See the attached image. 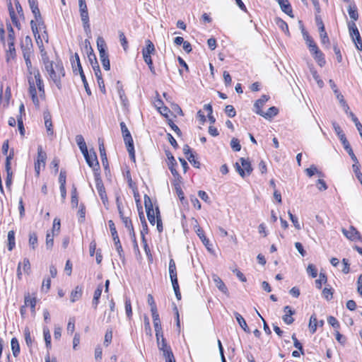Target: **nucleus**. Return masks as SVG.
<instances>
[{
  "mask_svg": "<svg viewBox=\"0 0 362 362\" xmlns=\"http://www.w3.org/2000/svg\"><path fill=\"white\" fill-rule=\"evenodd\" d=\"M156 340L158 349L163 352V356H169L170 352H173L170 346L167 344L163 334H162V337L156 338Z\"/></svg>",
  "mask_w": 362,
  "mask_h": 362,
  "instance_id": "nucleus-12",
  "label": "nucleus"
},
{
  "mask_svg": "<svg viewBox=\"0 0 362 362\" xmlns=\"http://www.w3.org/2000/svg\"><path fill=\"white\" fill-rule=\"evenodd\" d=\"M84 31L88 37H90L91 30L89 23V16L88 11H79Z\"/></svg>",
  "mask_w": 362,
  "mask_h": 362,
  "instance_id": "nucleus-14",
  "label": "nucleus"
},
{
  "mask_svg": "<svg viewBox=\"0 0 362 362\" xmlns=\"http://www.w3.org/2000/svg\"><path fill=\"white\" fill-rule=\"evenodd\" d=\"M24 304L26 307L30 306L33 313L35 312V308L36 305V298H31L29 293L25 294L24 296Z\"/></svg>",
  "mask_w": 362,
  "mask_h": 362,
  "instance_id": "nucleus-32",
  "label": "nucleus"
},
{
  "mask_svg": "<svg viewBox=\"0 0 362 362\" xmlns=\"http://www.w3.org/2000/svg\"><path fill=\"white\" fill-rule=\"evenodd\" d=\"M6 186L7 188L10 189L12 185V178H13V172L11 168L6 169Z\"/></svg>",
  "mask_w": 362,
  "mask_h": 362,
  "instance_id": "nucleus-58",
  "label": "nucleus"
},
{
  "mask_svg": "<svg viewBox=\"0 0 362 362\" xmlns=\"http://www.w3.org/2000/svg\"><path fill=\"white\" fill-rule=\"evenodd\" d=\"M57 235L55 233L52 234L48 231L46 235V247L47 249H51L54 245V237Z\"/></svg>",
  "mask_w": 362,
  "mask_h": 362,
  "instance_id": "nucleus-52",
  "label": "nucleus"
},
{
  "mask_svg": "<svg viewBox=\"0 0 362 362\" xmlns=\"http://www.w3.org/2000/svg\"><path fill=\"white\" fill-rule=\"evenodd\" d=\"M23 56L31 55L33 53V42L30 36H26L21 42V45Z\"/></svg>",
  "mask_w": 362,
  "mask_h": 362,
  "instance_id": "nucleus-13",
  "label": "nucleus"
},
{
  "mask_svg": "<svg viewBox=\"0 0 362 362\" xmlns=\"http://www.w3.org/2000/svg\"><path fill=\"white\" fill-rule=\"evenodd\" d=\"M240 161L241 165L238 162L235 164V170L239 173V175L242 177H244L246 175H250L253 169L249 160L244 158H240Z\"/></svg>",
  "mask_w": 362,
  "mask_h": 362,
  "instance_id": "nucleus-4",
  "label": "nucleus"
},
{
  "mask_svg": "<svg viewBox=\"0 0 362 362\" xmlns=\"http://www.w3.org/2000/svg\"><path fill=\"white\" fill-rule=\"evenodd\" d=\"M30 26H31L32 31L34 34V36L36 39L37 44L38 45L40 51L42 62L43 64L46 63V62L48 63V62H50V60L49 59L47 52L45 51V49L44 48V46L42 44V40L40 38V35L39 34V30H38V28L37 27V24L34 22L33 20H32L30 21Z\"/></svg>",
  "mask_w": 362,
  "mask_h": 362,
  "instance_id": "nucleus-2",
  "label": "nucleus"
},
{
  "mask_svg": "<svg viewBox=\"0 0 362 362\" xmlns=\"http://www.w3.org/2000/svg\"><path fill=\"white\" fill-rule=\"evenodd\" d=\"M96 42H97L98 49L99 52V55L100 56V55H104V54H107V52H106L107 46H106V43H105L104 39L102 37H98L97 38Z\"/></svg>",
  "mask_w": 362,
  "mask_h": 362,
  "instance_id": "nucleus-34",
  "label": "nucleus"
},
{
  "mask_svg": "<svg viewBox=\"0 0 362 362\" xmlns=\"http://www.w3.org/2000/svg\"><path fill=\"white\" fill-rule=\"evenodd\" d=\"M55 71L57 72V76L59 77V79L61 81V78L65 76V70L62 62L56 63Z\"/></svg>",
  "mask_w": 362,
  "mask_h": 362,
  "instance_id": "nucleus-41",
  "label": "nucleus"
},
{
  "mask_svg": "<svg viewBox=\"0 0 362 362\" xmlns=\"http://www.w3.org/2000/svg\"><path fill=\"white\" fill-rule=\"evenodd\" d=\"M124 304H125V312H126L127 317H128L129 320H130L132 317V308L131 300L129 298H127V297L125 298Z\"/></svg>",
  "mask_w": 362,
  "mask_h": 362,
  "instance_id": "nucleus-46",
  "label": "nucleus"
},
{
  "mask_svg": "<svg viewBox=\"0 0 362 362\" xmlns=\"http://www.w3.org/2000/svg\"><path fill=\"white\" fill-rule=\"evenodd\" d=\"M284 311L285 313V315L282 317L284 322L287 325L292 324L294 321V319L292 317V315H293L296 313V311L294 310H292V308L289 305L285 306L284 308Z\"/></svg>",
  "mask_w": 362,
  "mask_h": 362,
  "instance_id": "nucleus-20",
  "label": "nucleus"
},
{
  "mask_svg": "<svg viewBox=\"0 0 362 362\" xmlns=\"http://www.w3.org/2000/svg\"><path fill=\"white\" fill-rule=\"evenodd\" d=\"M269 99V97L267 95H262L260 98L256 100V102L254 104V111L257 115H262L263 113V111L262 108L264 105V104L268 101Z\"/></svg>",
  "mask_w": 362,
  "mask_h": 362,
  "instance_id": "nucleus-18",
  "label": "nucleus"
},
{
  "mask_svg": "<svg viewBox=\"0 0 362 362\" xmlns=\"http://www.w3.org/2000/svg\"><path fill=\"white\" fill-rule=\"evenodd\" d=\"M211 278L215 284V286L218 288V289L224 294H228V288L224 284V282L222 281V279L216 274H213Z\"/></svg>",
  "mask_w": 362,
  "mask_h": 362,
  "instance_id": "nucleus-19",
  "label": "nucleus"
},
{
  "mask_svg": "<svg viewBox=\"0 0 362 362\" xmlns=\"http://www.w3.org/2000/svg\"><path fill=\"white\" fill-rule=\"evenodd\" d=\"M332 126H333L335 133L337 134L339 140L341 141L344 149L348 153V154L350 156L351 160L353 161L357 162V158L355 156V154L352 150V148L351 147V146L349 144V142L346 139L345 134L344 133V132L342 131V129H341L339 125L337 122H332Z\"/></svg>",
  "mask_w": 362,
  "mask_h": 362,
  "instance_id": "nucleus-1",
  "label": "nucleus"
},
{
  "mask_svg": "<svg viewBox=\"0 0 362 362\" xmlns=\"http://www.w3.org/2000/svg\"><path fill=\"white\" fill-rule=\"evenodd\" d=\"M278 112L279 110L276 107H271L267 110L266 112H263V113L260 115L268 119L276 116L278 114Z\"/></svg>",
  "mask_w": 362,
  "mask_h": 362,
  "instance_id": "nucleus-37",
  "label": "nucleus"
},
{
  "mask_svg": "<svg viewBox=\"0 0 362 362\" xmlns=\"http://www.w3.org/2000/svg\"><path fill=\"white\" fill-rule=\"evenodd\" d=\"M47 159V153L42 150V147L39 146L37 147V156L35 163L42 164L43 168L45 166V162Z\"/></svg>",
  "mask_w": 362,
  "mask_h": 362,
  "instance_id": "nucleus-29",
  "label": "nucleus"
},
{
  "mask_svg": "<svg viewBox=\"0 0 362 362\" xmlns=\"http://www.w3.org/2000/svg\"><path fill=\"white\" fill-rule=\"evenodd\" d=\"M6 26H7V30H8V42H15V33H14V30L13 28V27L11 26V25L9 23V24H6Z\"/></svg>",
  "mask_w": 362,
  "mask_h": 362,
  "instance_id": "nucleus-57",
  "label": "nucleus"
},
{
  "mask_svg": "<svg viewBox=\"0 0 362 362\" xmlns=\"http://www.w3.org/2000/svg\"><path fill=\"white\" fill-rule=\"evenodd\" d=\"M230 146L234 151H240L241 149V146L240 144V141L236 138H233L231 139Z\"/></svg>",
  "mask_w": 362,
  "mask_h": 362,
  "instance_id": "nucleus-64",
  "label": "nucleus"
},
{
  "mask_svg": "<svg viewBox=\"0 0 362 362\" xmlns=\"http://www.w3.org/2000/svg\"><path fill=\"white\" fill-rule=\"evenodd\" d=\"M168 270L171 283L178 282L176 264L174 259L172 258L169 261Z\"/></svg>",
  "mask_w": 362,
  "mask_h": 362,
  "instance_id": "nucleus-21",
  "label": "nucleus"
},
{
  "mask_svg": "<svg viewBox=\"0 0 362 362\" xmlns=\"http://www.w3.org/2000/svg\"><path fill=\"white\" fill-rule=\"evenodd\" d=\"M8 49L6 50V61L8 62L10 59H13L16 56V49H15V42H8Z\"/></svg>",
  "mask_w": 362,
  "mask_h": 362,
  "instance_id": "nucleus-33",
  "label": "nucleus"
},
{
  "mask_svg": "<svg viewBox=\"0 0 362 362\" xmlns=\"http://www.w3.org/2000/svg\"><path fill=\"white\" fill-rule=\"evenodd\" d=\"M103 291V285L100 284L98 286L97 288L95 289L93 295V298L92 300V306L93 308L96 310L99 303V299L101 296V293Z\"/></svg>",
  "mask_w": 362,
  "mask_h": 362,
  "instance_id": "nucleus-27",
  "label": "nucleus"
},
{
  "mask_svg": "<svg viewBox=\"0 0 362 362\" xmlns=\"http://www.w3.org/2000/svg\"><path fill=\"white\" fill-rule=\"evenodd\" d=\"M118 212L119 214V217L122 221V223H124V226L128 229L129 235L132 234L133 235H134V230L131 219L129 217H126L124 215L123 209L118 211Z\"/></svg>",
  "mask_w": 362,
  "mask_h": 362,
  "instance_id": "nucleus-22",
  "label": "nucleus"
},
{
  "mask_svg": "<svg viewBox=\"0 0 362 362\" xmlns=\"http://www.w3.org/2000/svg\"><path fill=\"white\" fill-rule=\"evenodd\" d=\"M60 226H61L60 219L55 218L53 221L52 233L58 235L59 233V230H60Z\"/></svg>",
  "mask_w": 362,
  "mask_h": 362,
  "instance_id": "nucleus-61",
  "label": "nucleus"
},
{
  "mask_svg": "<svg viewBox=\"0 0 362 362\" xmlns=\"http://www.w3.org/2000/svg\"><path fill=\"white\" fill-rule=\"evenodd\" d=\"M146 43V46L144 49H143L142 54L144 62L147 63L152 61L151 54L155 52V47L153 42L149 40H147Z\"/></svg>",
  "mask_w": 362,
  "mask_h": 362,
  "instance_id": "nucleus-11",
  "label": "nucleus"
},
{
  "mask_svg": "<svg viewBox=\"0 0 362 362\" xmlns=\"http://www.w3.org/2000/svg\"><path fill=\"white\" fill-rule=\"evenodd\" d=\"M8 10H9V15H10L11 19L12 21V23L15 25L16 27H17L18 28H20L21 24L16 17L15 11L11 5L9 6Z\"/></svg>",
  "mask_w": 362,
  "mask_h": 362,
  "instance_id": "nucleus-51",
  "label": "nucleus"
},
{
  "mask_svg": "<svg viewBox=\"0 0 362 362\" xmlns=\"http://www.w3.org/2000/svg\"><path fill=\"white\" fill-rule=\"evenodd\" d=\"M28 84H29V93H30V96L36 95L37 90H36V86H35L33 78L32 76H29L28 78Z\"/></svg>",
  "mask_w": 362,
  "mask_h": 362,
  "instance_id": "nucleus-50",
  "label": "nucleus"
},
{
  "mask_svg": "<svg viewBox=\"0 0 362 362\" xmlns=\"http://www.w3.org/2000/svg\"><path fill=\"white\" fill-rule=\"evenodd\" d=\"M45 69L49 74L50 78L55 83L59 89L62 88V83L60 82L59 77L57 76V72L53 66V62L50 61L48 63H44Z\"/></svg>",
  "mask_w": 362,
  "mask_h": 362,
  "instance_id": "nucleus-7",
  "label": "nucleus"
},
{
  "mask_svg": "<svg viewBox=\"0 0 362 362\" xmlns=\"http://www.w3.org/2000/svg\"><path fill=\"white\" fill-rule=\"evenodd\" d=\"M74 58H75V60H73L71 62V66H72V69H73V72L75 74H77L78 73L79 74H81L82 73H84L83 70V68H82V66H81V62H80L79 56H78V54L77 53H75Z\"/></svg>",
  "mask_w": 362,
  "mask_h": 362,
  "instance_id": "nucleus-24",
  "label": "nucleus"
},
{
  "mask_svg": "<svg viewBox=\"0 0 362 362\" xmlns=\"http://www.w3.org/2000/svg\"><path fill=\"white\" fill-rule=\"evenodd\" d=\"M348 13L351 21H356L358 19V8L355 4H351L348 7Z\"/></svg>",
  "mask_w": 362,
  "mask_h": 362,
  "instance_id": "nucleus-31",
  "label": "nucleus"
},
{
  "mask_svg": "<svg viewBox=\"0 0 362 362\" xmlns=\"http://www.w3.org/2000/svg\"><path fill=\"white\" fill-rule=\"evenodd\" d=\"M354 164L352 165L353 170L355 173V175L356 178L358 180V181L362 185V173L360 170V165L358 163V160H357V162L354 161Z\"/></svg>",
  "mask_w": 362,
  "mask_h": 362,
  "instance_id": "nucleus-42",
  "label": "nucleus"
},
{
  "mask_svg": "<svg viewBox=\"0 0 362 362\" xmlns=\"http://www.w3.org/2000/svg\"><path fill=\"white\" fill-rule=\"evenodd\" d=\"M45 125L47 129L48 135L52 136L54 134V130L52 128V123L51 115L49 112L44 113Z\"/></svg>",
  "mask_w": 362,
  "mask_h": 362,
  "instance_id": "nucleus-28",
  "label": "nucleus"
},
{
  "mask_svg": "<svg viewBox=\"0 0 362 362\" xmlns=\"http://www.w3.org/2000/svg\"><path fill=\"white\" fill-rule=\"evenodd\" d=\"M83 294V287L81 286H77L75 288L71 291L70 296V300L71 303H74L78 300Z\"/></svg>",
  "mask_w": 362,
  "mask_h": 362,
  "instance_id": "nucleus-26",
  "label": "nucleus"
},
{
  "mask_svg": "<svg viewBox=\"0 0 362 362\" xmlns=\"http://www.w3.org/2000/svg\"><path fill=\"white\" fill-rule=\"evenodd\" d=\"M165 153L169 160L168 164V168L174 177L180 182V180L182 179V177L180 175V174L178 173L177 170L175 168V166L177 165V163L174 156L169 151H166Z\"/></svg>",
  "mask_w": 362,
  "mask_h": 362,
  "instance_id": "nucleus-10",
  "label": "nucleus"
},
{
  "mask_svg": "<svg viewBox=\"0 0 362 362\" xmlns=\"http://www.w3.org/2000/svg\"><path fill=\"white\" fill-rule=\"evenodd\" d=\"M317 327V320L315 315H312L309 322V329L312 334H314Z\"/></svg>",
  "mask_w": 362,
  "mask_h": 362,
  "instance_id": "nucleus-43",
  "label": "nucleus"
},
{
  "mask_svg": "<svg viewBox=\"0 0 362 362\" xmlns=\"http://www.w3.org/2000/svg\"><path fill=\"white\" fill-rule=\"evenodd\" d=\"M98 142H99V151H100V158H101V162H102L103 166L104 167L105 170H109V164H108V160H107L103 141L102 139H99Z\"/></svg>",
  "mask_w": 362,
  "mask_h": 362,
  "instance_id": "nucleus-17",
  "label": "nucleus"
},
{
  "mask_svg": "<svg viewBox=\"0 0 362 362\" xmlns=\"http://www.w3.org/2000/svg\"><path fill=\"white\" fill-rule=\"evenodd\" d=\"M114 244L115 246V249L119 256V258L122 260V262H124V252L122 249V246L120 243V240H115Z\"/></svg>",
  "mask_w": 362,
  "mask_h": 362,
  "instance_id": "nucleus-44",
  "label": "nucleus"
},
{
  "mask_svg": "<svg viewBox=\"0 0 362 362\" xmlns=\"http://www.w3.org/2000/svg\"><path fill=\"white\" fill-rule=\"evenodd\" d=\"M305 172H306L307 175L309 177H312L315 173L318 174L320 176L322 175V173L321 172L318 171L317 168L314 165H312L310 168H307L305 170Z\"/></svg>",
  "mask_w": 362,
  "mask_h": 362,
  "instance_id": "nucleus-59",
  "label": "nucleus"
},
{
  "mask_svg": "<svg viewBox=\"0 0 362 362\" xmlns=\"http://www.w3.org/2000/svg\"><path fill=\"white\" fill-rule=\"evenodd\" d=\"M30 8L32 11L35 16V21L34 22L37 24V27L38 26L40 29H45V25L44 21H42L40 9L38 8V2L37 0H28Z\"/></svg>",
  "mask_w": 362,
  "mask_h": 362,
  "instance_id": "nucleus-3",
  "label": "nucleus"
},
{
  "mask_svg": "<svg viewBox=\"0 0 362 362\" xmlns=\"http://www.w3.org/2000/svg\"><path fill=\"white\" fill-rule=\"evenodd\" d=\"M302 33L308 47H310L315 43L313 39L308 35V33L304 30L303 28H302Z\"/></svg>",
  "mask_w": 362,
  "mask_h": 362,
  "instance_id": "nucleus-62",
  "label": "nucleus"
},
{
  "mask_svg": "<svg viewBox=\"0 0 362 362\" xmlns=\"http://www.w3.org/2000/svg\"><path fill=\"white\" fill-rule=\"evenodd\" d=\"M29 245L35 250L37 245V236L36 233L33 232L29 234Z\"/></svg>",
  "mask_w": 362,
  "mask_h": 362,
  "instance_id": "nucleus-49",
  "label": "nucleus"
},
{
  "mask_svg": "<svg viewBox=\"0 0 362 362\" xmlns=\"http://www.w3.org/2000/svg\"><path fill=\"white\" fill-rule=\"evenodd\" d=\"M321 43L325 45V48L329 47L330 42L327 33H320V35Z\"/></svg>",
  "mask_w": 362,
  "mask_h": 362,
  "instance_id": "nucleus-60",
  "label": "nucleus"
},
{
  "mask_svg": "<svg viewBox=\"0 0 362 362\" xmlns=\"http://www.w3.org/2000/svg\"><path fill=\"white\" fill-rule=\"evenodd\" d=\"M94 177L95 181V187L98 190V194L103 204H105V202H107V197L106 194L105 187L100 177V173H95Z\"/></svg>",
  "mask_w": 362,
  "mask_h": 362,
  "instance_id": "nucleus-6",
  "label": "nucleus"
},
{
  "mask_svg": "<svg viewBox=\"0 0 362 362\" xmlns=\"http://www.w3.org/2000/svg\"><path fill=\"white\" fill-rule=\"evenodd\" d=\"M153 321V325L155 328L156 332V338H158L160 337H162L163 331H162V327L160 320L159 318V315L158 313V311L151 313Z\"/></svg>",
  "mask_w": 362,
  "mask_h": 362,
  "instance_id": "nucleus-16",
  "label": "nucleus"
},
{
  "mask_svg": "<svg viewBox=\"0 0 362 362\" xmlns=\"http://www.w3.org/2000/svg\"><path fill=\"white\" fill-rule=\"evenodd\" d=\"M180 182H181V180L179 182L177 179L175 178L173 185H174L176 193H177L179 199H180L181 202H182L185 199V197H184V192H182L181 187H180Z\"/></svg>",
  "mask_w": 362,
  "mask_h": 362,
  "instance_id": "nucleus-40",
  "label": "nucleus"
},
{
  "mask_svg": "<svg viewBox=\"0 0 362 362\" xmlns=\"http://www.w3.org/2000/svg\"><path fill=\"white\" fill-rule=\"evenodd\" d=\"M11 350L15 357H17L20 353V345L16 337L11 339Z\"/></svg>",
  "mask_w": 362,
  "mask_h": 362,
  "instance_id": "nucleus-38",
  "label": "nucleus"
},
{
  "mask_svg": "<svg viewBox=\"0 0 362 362\" xmlns=\"http://www.w3.org/2000/svg\"><path fill=\"white\" fill-rule=\"evenodd\" d=\"M121 132L122 134L123 139L126 146L134 144L132 136L127 127L124 122H121L120 124Z\"/></svg>",
  "mask_w": 362,
  "mask_h": 362,
  "instance_id": "nucleus-15",
  "label": "nucleus"
},
{
  "mask_svg": "<svg viewBox=\"0 0 362 362\" xmlns=\"http://www.w3.org/2000/svg\"><path fill=\"white\" fill-rule=\"evenodd\" d=\"M234 316L238 322V323L239 324V325L241 327V328L247 333H250V328L248 327L247 323H246V321L245 320V319L243 317V316L238 313V312H235L234 313Z\"/></svg>",
  "mask_w": 362,
  "mask_h": 362,
  "instance_id": "nucleus-30",
  "label": "nucleus"
},
{
  "mask_svg": "<svg viewBox=\"0 0 362 362\" xmlns=\"http://www.w3.org/2000/svg\"><path fill=\"white\" fill-rule=\"evenodd\" d=\"M276 1L279 3V4L281 7V9L282 10L283 12H284L285 13H286L287 15H288L291 17H293V16L292 15V13H293L292 7L288 0H276Z\"/></svg>",
  "mask_w": 362,
  "mask_h": 362,
  "instance_id": "nucleus-25",
  "label": "nucleus"
},
{
  "mask_svg": "<svg viewBox=\"0 0 362 362\" xmlns=\"http://www.w3.org/2000/svg\"><path fill=\"white\" fill-rule=\"evenodd\" d=\"M16 246L15 242V233L13 230H10L8 233V250L11 251Z\"/></svg>",
  "mask_w": 362,
  "mask_h": 362,
  "instance_id": "nucleus-39",
  "label": "nucleus"
},
{
  "mask_svg": "<svg viewBox=\"0 0 362 362\" xmlns=\"http://www.w3.org/2000/svg\"><path fill=\"white\" fill-rule=\"evenodd\" d=\"M6 158V162H5V169H9L11 168V160L13 158L14 156V150L13 148L11 149L9 151V153H8Z\"/></svg>",
  "mask_w": 362,
  "mask_h": 362,
  "instance_id": "nucleus-54",
  "label": "nucleus"
},
{
  "mask_svg": "<svg viewBox=\"0 0 362 362\" xmlns=\"http://www.w3.org/2000/svg\"><path fill=\"white\" fill-rule=\"evenodd\" d=\"M71 203L72 207H77V206L78 204L77 191H76V188L75 187H74L71 190Z\"/></svg>",
  "mask_w": 362,
  "mask_h": 362,
  "instance_id": "nucleus-56",
  "label": "nucleus"
},
{
  "mask_svg": "<svg viewBox=\"0 0 362 362\" xmlns=\"http://www.w3.org/2000/svg\"><path fill=\"white\" fill-rule=\"evenodd\" d=\"M276 25L288 36L290 35V33L288 30V26L286 22H285L281 18H277L275 20Z\"/></svg>",
  "mask_w": 362,
  "mask_h": 362,
  "instance_id": "nucleus-35",
  "label": "nucleus"
},
{
  "mask_svg": "<svg viewBox=\"0 0 362 362\" xmlns=\"http://www.w3.org/2000/svg\"><path fill=\"white\" fill-rule=\"evenodd\" d=\"M310 72L312 74V76H313V78L317 82V84L319 86V88H322L324 86V82L320 78L319 74H317V71L315 69H310Z\"/></svg>",
  "mask_w": 362,
  "mask_h": 362,
  "instance_id": "nucleus-53",
  "label": "nucleus"
},
{
  "mask_svg": "<svg viewBox=\"0 0 362 362\" xmlns=\"http://www.w3.org/2000/svg\"><path fill=\"white\" fill-rule=\"evenodd\" d=\"M108 225H109V228H110V230L111 232V235H112L113 241H115L116 240H119L114 222L112 220H110L108 221Z\"/></svg>",
  "mask_w": 362,
  "mask_h": 362,
  "instance_id": "nucleus-48",
  "label": "nucleus"
},
{
  "mask_svg": "<svg viewBox=\"0 0 362 362\" xmlns=\"http://www.w3.org/2000/svg\"><path fill=\"white\" fill-rule=\"evenodd\" d=\"M349 31L351 37L353 40H356L357 41L360 40L361 35L358 31V29L354 21H350L348 23Z\"/></svg>",
  "mask_w": 362,
  "mask_h": 362,
  "instance_id": "nucleus-23",
  "label": "nucleus"
},
{
  "mask_svg": "<svg viewBox=\"0 0 362 362\" xmlns=\"http://www.w3.org/2000/svg\"><path fill=\"white\" fill-rule=\"evenodd\" d=\"M341 232L349 240L355 241V240H361L362 241V237L358 232V230L353 226L349 227V229L347 230L346 228H342Z\"/></svg>",
  "mask_w": 362,
  "mask_h": 362,
  "instance_id": "nucleus-8",
  "label": "nucleus"
},
{
  "mask_svg": "<svg viewBox=\"0 0 362 362\" xmlns=\"http://www.w3.org/2000/svg\"><path fill=\"white\" fill-rule=\"evenodd\" d=\"M87 164L91 168L94 172V174L99 173L100 165L98 160L97 155L93 149L90 150V155L88 157L85 158Z\"/></svg>",
  "mask_w": 362,
  "mask_h": 362,
  "instance_id": "nucleus-9",
  "label": "nucleus"
},
{
  "mask_svg": "<svg viewBox=\"0 0 362 362\" xmlns=\"http://www.w3.org/2000/svg\"><path fill=\"white\" fill-rule=\"evenodd\" d=\"M349 117L351 118V120L354 122L357 130L358 131L360 136L362 139V124L358 119V118L355 116V115L352 112H349Z\"/></svg>",
  "mask_w": 362,
  "mask_h": 362,
  "instance_id": "nucleus-45",
  "label": "nucleus"
},
{
  "mask_svg": "<svg viewBox=\"0 0 362 362\" xmlns=\"http://www.w3.org/2000/svg\"><path fill=\"white\" fill-rule=\"evenodd\" d=\"M100 59L104 69L106 71H109L110 69V63L109 60L108 54L100 55Z\"/></svg>",
  "mask_w": 362,
  "mask_h": 362,
  "instance_id": "nucleus-47",
  "label": "nucleus"
},
{
  "mask_svg": "<svg viewBox=\"0 0 362 362\" xmlns=\"http://www.w3.org/2000/svg\"><path fill=\"white\" fill-rule=\"evenodd\" d=\"M144 205L148 219L150 223L153 226L156 221V216H155V212L153 210L151 199L147 194L144 195Z\"/></svg>",
  "mask_w": 362,
  "mask_h": 362,
  "instance_id": "nucleus-5",
  "label": "nucleus"
},
{
  "mask_svg": "<svg viewBox=\"0 0 362 362\" xmlns=\"http://www.w3.org/2000/svg\"><path fill=\"white\" fill-rule=\"evenodd\" d=\"M312 55L320 66L322 67L325 65V55L321 51L317 52L316 54H313Z\"/></svg>",
  "mask_w": 362,
  "mask_h": 362,
  "instance_id": "nucleus-36",
  "label": "nucleus"
},
{
  "mask_svg": "<svg viewBox=\"0 0 362 362\" xmlns=\"http://www.w3.org/2000/svg\"><path fill=\"white\" fill-rule=\"evenodd\" d=\"M327 281V276L324 273H320L319 279L315 280L316 287L319 289L322 288V284H325Z\"/></svg>",
  "mask_w": 362,
  "mask_h": 362,
  "instance_id": "nucleus-55",
  "label": "nucleus"
},
{
  "mask_svg": "<svg viewBox=\"0 0 362 362\" xmlns=\"http://www.w3.org/2000/svg\"><path fill=\"white\" fill-rule=\"evenodd\" d=\"M307 272L312 278H315L317 276V270L313 264H310L308 266Z\"/></svg>",
  "mask_w": 362,
  "mask_h": 362,
  "instance_id": "nucleus-63",
  "label": "nucleus"
}]
</instances>
